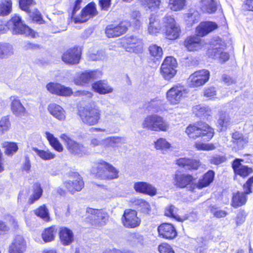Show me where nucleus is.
Instances as JSON below:
<instances>
[{
	"label": "nucleus",
	"instance_id": "f257e3e1",
	"mask_svg": "<svg viewBox=\"0 0 253 253\" xmlns=\"http://www.w3.org/2000/svg\"><path fill=\"white\" fill-rule=\"evenodd\" d=\"M8 29H11L14 35H24L33 36V30L22 21L21 17L15 15L5 25L0 22V34H4Z\"/></svg>",
	"mask_w": 253,
	"mask_h": 253
},
{
	"label": "nucleus",
	"instance_id": "f03ea898",
	"mask_svg": "<svg viewBox=\"0 0 253 253\" xmlns=\"http://www.w3.org/2000/svg\"><path fill=\"white\" fill-rule=\"evenodd\" d=\"M185 133L190 138L195 139L201 137L204 140L209 141L213 136L214 130L207 124L200 122L188 126Z\"/></svg>",
	"mask_w": 253,
	"mask_h": 253
},
{
	"label": "nucleus",
	"instance_id": "7ed1b4c3",
	"mask_svg": "<svg viewBox=\"0 0 253 253\" xmlns=\"http://www.w3.org/2000/svg\"><path fill=\"white\" fill-rule=\"evenodd\" d=\"M91 172L97 177L104 179H112L119 176V171L116 168L102 160L97 164L96 167L92 168Z\"/></svg>",
	"mask_w": 253,
	"mask_h": 253
},
{
	"label": "nucleus",
	"instance_id": "20e7f679",
	"mask_svg": "<svg viewBox=\"0 0 253 253\" xmlns=\"http://www.w3.org/2000/svg\"><path fill=\"white\" fill-rule=\"evenodd\" d=\"M79 115L84 124L93 126L97 124L101 118V111L94 104L86 106L79 111Z\"/></svg>",
	"mask_w": 253,
	"mask_h": 253
},
{
	"label": "nucleus",
	"instance_id": "39448f33",
	"mask_svg": "<svg viewBox=\"0 0 253 253\" xmlns=\"http://www.w3.org/2000/svg\"><path fill=\"white\" fill-rule=\"evenodd\" d=\"M142 126L150 130L167 131L169 128V124L164 118L157 115L146 117L142 123Z\"/></svg>",
	"mask_w": 253,
	"mask_h": 253
},
{
	"label": "nucleus",
	"instance_id": "423d86ee",
	"mask_svg": "<svg viewBox=\"0 0 253 253\" xmlns=\"http://www.w3.org/2000/svg\"><path fill=\"white\" fill-rule=\"evenodd\" d=\"M86 212L90 215L87 217L88 221L95 227H100L106 224L109 219L107 212L98 209L87 208Z\"/></svg>",
	"mask_w": 253,
	"mask_h": 253
},
{
	"label": "nucleus",
	"instance_id": "0eeeda50",
	"mask_svg": "<svg viewBox=\"0 0 253 253\" xmlns=\"http://www.w3.org/2000/svg\"><path fill=\"white\" fill-rule=\"evenodd\" d=\"M60 137L66 143L67 149L72 154L82 157L89 153L87 147L74 141L66 134H62Z\"/></svg>",
	"mask_w": 253,
	"mask_h": 253
},
{
	"label": "nucleus",
	"instance_id": "6e6552de",
	"mask_svg": "<svg viewBox=\"0 0 253 253\" xmlns=\"http://www.w3.org/2000/svg\"><path fill=\"white\" fill-rule=\"evenodd\" d=\"M188 89L180 84L173 85L167 92V98L172 105L178 104L181 100L186 97Z\"/></svg>",
	"mask_w": 253,
	"mask_h": 253
},
{
	"label": "nucleus",
	"instance_id": "1a4fd4ad",
	"mask_svg": "<svg viewBox=\"0 0 253 253\" xmlns=\"http://www.w3.org/2000/svg\"><path fill=\"white\" fill-rule=\"evenodd\" d=\"M195 179L190 174L176 173L173 178V184L180 188H188L193 191L196 188Z\"/></svg>",
	"mask_w": 253,
	"mask_h": 253
},
{
	"label": "nucleus",
	"instance_id": "9d476101",
	"mask_svg": "<svg viewBox=\"0 0 253 253\" xmlns=\"http://www.w3.org/2000/svg\"><path fill=\"white\" fill-rule=\"evenodd\" d=\"M177 62L173 57L166 58L161 68V73L164 78L167 80L172 78L176 73Z\"/></svg>",
	"mask_w": 253,
	"mask_h": 253
},
{
	"label": "nucleus",
	"instance_id": "9b49d317",
	"mask_svg": "<svg viewBox=\"0 0 253 253\" xmlns=\"http://www.w3.org/2000/svg\"><path fill=\"white\" fill-rule=\"evenodd\" d=\"M212 44L213 46L209 53L213 58L218 59L222 62H225L229 59V54L227 52L223 51L225 47L223 41L218 39V40L213 41Z\"/></svg>",
	"mask_w": 253,
	"mask_h": 253
},
{
	"label": "nucleus",
	"instance_id": "f8f14e48",
	"mask_svg": "<svg viewBox=\"0 0 253 253\" xmlns=\"http://www.w3.org/2000/svg\"><path fill=\"white\" fill-rule=\"evenodd\" d=\"M210 72L203 69L195 72L188 78L189 85L190 87H195L202 86L209 80Z\"/></svg>",
	"mask_w": 253,
	"mask_h": 253
},
{
	"label": "nucleus",
	"instance_id": "ddd939ff",
	"mask_svg": "<svg viewBox=\"0 0 253 253\" xmlns=\"http://www.w3.org/2000/svg\"><path fill=\"white\" fill-rule=\"evenodd\" d=\"M122 220L124 226L130 228L138 226L141 222L140 219L137 216L136 211L131 209L125 211Z\"/></svg>",
	"mask_w": 253,
	"mask_h": 253
},
{
	"label": "nucleus",
	"instance_id": "4468645a",
	"mask_svg": "<svg viewBox=\"0 0 253 253\" xmlns=\"http://www.w3.org/2000/svg\"><path fill=\"white\" fill-rule=\"evenodd\" d=\"M64 185L70 193L73 194L82 189L84 182L78 173H74L70 176L69 180L64 182Z\"/></svg>",
	"mask_w": 253,
	"mask_h": 253
},
{
	"label": "nucleus",
	"instance_id": "2eb2a0df",
	"mask_svg": "<svg viewBox=\"0 0 253 253\" xmlns=\"http://www.w3.org/2000/svg\"><path fill=\"white\" fill-rule=\"evenodd\" d=\"M126 44V50L129 52L141 53L143 51V43L142 40L136 36H127L125 39Z\"/></svg>",
	"mask_w": 253,
	"mask_h": 253
},
{
	"label": "nucleus",
	"instance_id": "dca6fc26",
	"mask_svg": "<svg viewBox=\"0 0 253 253\" xmlns=\"http://www.w3.org/2000/svg\"><path fill=\"white\" fill-rule=\"evenodd\" d=\"M35 4L33 0H19L20 8L29 13L33 20L40 22L42 20V16L37 9L33 8Z\"/></svg>",
	"mask_w": 253,
	"mask_h": 253
},
{
	"label": "nucleus",
	"instance_id": "f3484780",
	"mask_svg": "<svg viewBox=\"0 0 253 253\" xmlns=\"http://www.w3.org/2000/svg\"><path fill=\"white\" fill-rule=\"evenodd\" d=\"M97 71H85L77 74L74 77V82L75 84L84 86L97 77Z\"/></svg>",
	"mask_w": 253,
	"mask_h": 253
},
{
	"label": "nucleus",
	"instance_id": "a211bd4d",
	"mask_svg": "<svg viewBox=\"0 0 253 253\" xmlns=\"http://www.w3.org/2000/svg\"><path fill=\"white\" fill-rule=\"evenodd\" d=\"M127 27L128 24L125 22L120 23L118 25L110 24L106 27L105 34L109 38L118 37L126 33Z\"/></svg>",
	"mask_w": 253,
	"mask_h": 253
},
{
	"label": "nucleus",
	"instance_id": "6ab92c4d",
	"mask_svg": "<svg viewBox=\"0 0 253 253\" xmlns=\"http://www.w3.org/2000/svg\"><path fill=\"white\" fill-rule=\"evenodd\" d=\"M97 14L95 3H89L82 9L81 15L74 19V22L75 23L85 22L89 19L96 15Z\"/></svg>",
	"mask_w": 253,
	"mask_h": 253
},
{
	"label": "nucleus",
	"instance_id": "aec40b11",
	"mask_svg": "<svg viewBox=\"0 0 253 253\" xmlns=\"http://www.w3.org/2000/svg\"><path fill=\"white\" fill-rule=\"evenodd\" d=\"M81 50L79 47H74L67 50L62 55V60L66 64H77L79 63Z\"/></svg>",
	"mask_w": 253,
	"mask_h": 253
},
{
	"label": "nucleus",
	"instance_id": "412c9836",
	"mask_svg": "<svg viewBox=\"0 0 253 253\" xmlns=\"http://www.w3.org/2000/svg\"><path fill=\"white\" fill-rule=\"evenodd\" d=\"M46 88L51 93L61 96H70L73 93L71 88L57 83H50L46 85Z\"/></svg>",
	"mask_w": 253,
	"mask_h": 253
},
{
	"label": "nucleus",
	"instance_id": "4be33fe9",
	"mask_svg": "<svg viewBox=\"0 0 253 253\" xmlns=\"http://www.w3.org/2000/svg\"><path fill=\"white\" fill-rule=\"evenodd\" d=\"M11 111L13 115L17 117L25 116L26 108L22 105L18 96H11L9 97Z\"/></svg>",
	"mask_w": 253,
	"mask_h": 253
},
{
	"label": "nucleus",
	"instance_id": "5701e85b",
	"mask_svg": "<svg viewBox=\"0 0 253 253\" xmlns=\"http://www.w3.org/2000/svg\"><path fill=\"white\" fill-rule=\"evenodd\" d=\"M158 230L160 236L167 239H172L177 236V232L174 226L169 223L160 225Z\"/></svg>",
	"mask_w": 253,
	"mask_h": 253
},
{
	"label": "nucleus",
	"instance_id": "b1692460",
	"mask_svg": "<svg viewBox=\"0 0 253 253\" xmlns=\"http://www.w3.org/2000/svg\"><path fill=\"white\" fill-rule=\"evenodd\" d=\"M133 188L137 192L150 196L157 194V189L151 184L145 182H137L134 184Z\"/></svg>",
	"mask_w": 253,
	"mask_h": 253
},
{
	"label": "nucleus",
	"instance_id": "393cba45",
	"mask_svg": "<svg viewBox=\"0 0 253 253\" xmlns=\"http://www.w3.org/2000/svg\"><path fill=\"white\" fill-rule=\"evenodd\" d=\"M26 244L21 236H17L9 246V253H24L26 251Z\"/></svg>",
	"mask_w": 253,
	"mask_h": 253
},
{
	"label": "nucleus",
	"instance_id": "a878e982",
	"mask_svg": "<svg viewBox=\"0 0 253 253\" xmlns=\"http://www.w3.org/2000/svg\"><path fill=\"white\" fill-rule=\"evenodd\" d=\"M243 160L236 159L232 163V168L235 173L242 177H246L252 173L253 169L248 166H244L241 164Z\"/></svg>",
	"mask_w": 253,
	"mask_h": 253
},
{
	"label": "nucleus",
	"instance_id": "bb28decb",
	"mask_svg": "<svg viewBox=\"0 0 253 253\" xmlns=\"http://www.w3.org/2000/svg\"><path fill=\"white\" fill-rule=\"evenodd\" d=\"M232 142L238 150L243 149L249 142V135L236 131L232 134Z\"/></svg>",
	"mask_w": 253,
	"mask_h": 253
},
{
	"label": "nucleus",
	"instance_id": "cd10ccee",
	"mask_svg": "<svg viewBox=\"0 0 253 253\" xmlns=\"http://www.w3.org/2000/svg\"><path fill=\"white\" fill-rule=\"evenodd\" d=\"M176 164L179 167L189 170L197 169L200 166L199 161L186 158L177 159Z\"/></svg>",
	"mask_w": 253,
	"mask_h": 253
},
{
	"label": "nucleus",
	"instance_id": "c85d7f7f",
	"mask_svg": "<svg viewBox=\"0 0 253 253\" xmlns=\"http://www.w3.org/2000/svg\"><path fill=\"white\" fill-rule=\"evenodd\" d=\"M217 28V24L212 22L200 23L197 27L196 32L199 37H204Z\"/></svg>",
	"mask_w": 253,
	"mask_h": 253
},
{
	"label": "nucleus",
	"instance_id": "c756f323",
	"mask_svg": "<svg viewBox=\"0 0 253 253\" xmlns=\"http://www.w3.org/2000/svg\"><path fill=\"white\" fill-rule=\"evenodd\" d=\"M162 25L158 16L155 14H151L149 18L147 31L149 34L155 35L159 33Z\"/></svg>",
	"mask_w": 253,
	"mask_h": 253
},
{
	"label": "nucleus",
	"instance_id": "7c9ffc66",
	"mask_svg": "<svg viewBox=\"0 0 253 253\" xmlns=\"http://www.w3.org/2000/svg\"><path fill=\"white\" fill-rule=\"evenodd\" d=\"M184 45L190 51L197 50L202 47V41L198 36H190L185 40Z\"/></svg>",
	"mask_w": 253,
	"mask_h": 253
},
{
	"label": "nucleus",
	"instance_id": "2f4dec72",
	"mask_svg": "<svg viewBox=\"0 0 253 253\" xmlns=\"http://www.w3.org/2000/svg\"><path fill=\"white\" fill-rule=\"evenodd\" d=\"M59 234L61 242L64 246L70 245L74 240V234L72 231L67 227H61Z\"/></svg>",
	"mask_w": 253,
	"mask_h": 253
},
{
	"label": "nucleus",
	"instance_id": "473e14b6",
	"mask_svg": "<svg viewBox=\"0 0 253 253\" xmlns=\"http://www.w3.org/2000/svg\"><path fill=\"white\" fill-rule=\"evenodd\" d=\"M214 172L212 170H209L200 178L198 182L196 183V187L201 189L210 185L213 181Z\"/></svg>",
	"mask_w": 253,
	"mask_h": 253
},
{
	"label": "nucleus",
	"instance_id": "72a5a7b5",
	"mask_svg": "<svg viewBox=\"0 0 253 253\" xmlns=\"http://www.w3.org/2000/svg\"><path fill=\"white\" fill-rule=\"evenodd\" d=\"M92 87L95 91L102 94L111 93L113 91V88L108 85L105 81H99L94 83L92 84Z\"/></svg>",
	"mask_w": 253,
	"mask_h": 253
},
{
	"label": "nucleus",
	"instance_id": "f704fd0d",
	"mask_svg": "<svg viewBox=\"0 0 253 253\" xmlns=\"http://www.w3.org/2000/svg\"><path fill=\"white\" fill-rule=\"evenodd\" d=\"M248 197L245 193L238 191L233 194L231 206L234 208L241 207L246 203Z\"/></svg>",
	"mask_w": 253,
	"mask_h": 253
},
{
	"label": "nucleus",
	"instance_id": "c9c22d12",
	"mask_svg": "<svg viewBox=\"0 0 253 253\" xmlns=\"http://www.w3.org/2000/svg\"><path fill=\"white\" fill-rule=\"evenodd\" d=\"M48 110L57 119L60 121L65 120V112L60 106L56 104H51L48 107Z\"/></svg>",
	"mask_w": 253,
	"mask_h": 253
},
{
	"label": "nucleus",
	"instance_id": "e433bc0d",
	"mask_svg": "<svg viewBox=\"0 0 253 253\" xmlns=\"http://www.w3.org/2000/svg\"><path fill=\"white\" fill-rule=\"evenodd\" d=\"M14 54L13 46L9 43L0 42V59H7Z\"/></svg>",
	"mask_w": 253,
	"mask_h": 253
},
{
	"label": "nucleus",
	"instance_id": "4c0bfd02",
	"mask_svg": "<svg viewBox=\"0 0 253 253\" xmlns=\"http://www.w3.org/2000/svg\"><path fill=\"white\" fill-rule=\"evenodd\" d=\"M184 18L187 25L188 27H191L199 21L200 14L197 10L190 9L187 13L184 14Z\"/></svg>",
	"mask_w": 253,
	"mask_h": 253
},
{
	"label": "nucleus",
	"instance_id": "58836bf2",
	"mask_svg": "<svg viewBox=\"0 0 253 253\" xmlns=\"http://www.w3.org/2000/svg\"><path fill=\"white\" fill-rule=\"evenodd\" d=\"M155 148L161 151L163 154H166L173 149L171 144L164 138H160L155 142Z\"/></svg>",
	"mask_w": 253,
	"mask_h": 253
},
{
	"label": "nucleus",
	"instance_id": "ea45409f",
	"mask_svg": "<svg viewBox=\"0 0 253 253\" xmlns=\"http://www.w3.org/2000/svg\"><path fill=\"white\" fill-rule=\"evenodd\" d=\"M104 143L107 144V146L113 147H121L126 143V138L120 136H111L104 139Z\"/></svg>",
	"mask_w": 253,
	"mask_h": 253
},
{
	"label": "nucleus",
	"instance_id": "a19ab883",
	"mask_svg": "<svg viewBox=\"0 0 253 253\" xmlns=\"http://www.w3.org/2000/svg\"><path fill=\"white\" fill-rule=\"evenodd\" d=\"M132 203L135 208L141 212L149 214L151 211V206L149 203L144 199H135Z\"/></svg>",
	"mask_w": 253,
	"mask_h": 253
},
{
	"label": "nucleus",
	"instance_id": "79ce46f5",
	"mask_svg": "<svg viewBox=\"0 0 253 253\" xmlns=\"http://www.w3.org/2000/svg\"><path fill=\"white\" fill-rule=\"evenodd\" d=\"M203 11L209 13H214L217 10V2L215 0H201Z\"/></svg>",
	"mask_w": 253,
	"mask_h": 253
},
{
	"label": "nucleus",
	"instance_id": "37998d69",
	"mask_svg": "<svg viewBox=\"0 0 253 253\" xmlns=\"http://www.w3.org/2000/svg\"><path fill=\"white\" fill-rule=\"evenodd\" d=\"M193 111L199 117H207L211 115V111L208 106L199 105L195 106Z\"/></svg>",
	"mask_w": 253,
	"mask_h": 253
},
{
	"label": "nucleus",
	"instance_id": "c03bdc74",
	"mask_svg": "<svg viewBox=\"0 0 253 253\" xmlns=\"http://www.w3.org/2000/svg\"><path fill=\"white\" fill-rule=\"evenodd\" d=\"M231 119L229 115L222 114L217 121V126L220 131L226 130L231 125Z\"/></svg>",
	"mask_w": 253,
	"mask_h": 253
},
{
	"label": "nucleus",
	"instance_id": "a18cd8bd",
	"mask_svg": "<svg viewBox=\"0 0 253 253\" xmlns=\"http://www.w3.org/2000/svg\"><path fill=\"white\" fill-rule=\"evenodd\" d=\"M180 32V29L177 24L166 28L167 38L169 40H173L177 39L179 36Z\"/></svg>",
	"mask_w": 253,
	"mask_h": 253
},
{
	"label": "nucleus",
	"instance_id": "49530a36",
	"mask_svg": "<svg viewBox=\"0 0 253 253\" xmlns=\"http://www.w3.org/2000/svg\"><path fill=\"white\" fill-rule=\"evenodd\" d=\"M45 134L50 145L55 150L58 152H62L63 151V147L57 138L55 137L52 134L49 132H45Z\"/></svg>",
	"mask_w": 253,
	"mask_h": 253
},
{
	"label": "nucleus",
	"instance_id": "de8ad7c7",
	"mask_svg": "<svg viewBox=\"0 0 253 253\" xmlns=\"http://www.w3.org/2000/svg\"><path fill=\"white\" fill-rule=\"evenodd\" d=\"M12 10L11 0H1L0 1V16L9 14Z\"/></svg>",
	"mask_w": 253,
	"mask_h": 253
},
{
	"label": "nucleus",
	"instance_id": "09e8293b",
	"mask_svg": "<svg viewBox=\"0 0 253 253\" xmlns=\"http://www.w3.org/2000/svg\"><path fill=\"white\" fill-rule=\"evenodd\" d=\"M42 194V189L40 185L38 184L35 185L33 193L29 198L28 204L29 205L33 204L35 201L40 198Z\"/></svg>",
	"mask_w": 253,
	"mask_h": 253
},
{
	"label": "nucleus",
	"instance_id": "8fccbe9b",
	"mask_svg": "<svg viewBox=\"0 0 253 253\" xmlns=\"http://www.w3.org/2000/svg\"><path fill=\"white\" fill-rule=\"evenodd\" d=\"M55 227L53 226L50 227L45 229L42 233V238L45 242H49L54 239L56 234Z\"/></svg>",
	"mask_w": 253,
	"mask_h": 253
},
{
	"label": "nucleus",
	"instance_id": "3c124183",
	"mask_svg": "<svg viewBox=\"0 0 253 253\" xmlns=\"http://www.w3.org/2000/svg\"><path fill=\"white\" fill-rule=\"evenodd\" d=\"M33 150L42 159L47 161L53 159L55 158V154H53L49 150H40L37 148H33Z\"/></svg>",
	"mask_w": 253,
	"mask_h": 253
},
{
	"label": "nucleus",
	"instance_id": "603ef678",
	"mask_svg": "<svg viewBox=\"0 0 253 253\" xmlns=\"http://www.w3.org/2000/svg\"><path fill=\"white\" fill-rule=\"evenodd\" d=\"M140 3L146 8L151 10H155L160 3V0H139Z\"/></svg>",
	"mask_w": 253,
	"mask_h": 253
},
{
	"label": "nucleus",
	"instance_id": "864d4df0",
	"mask_svg": "<svg viewBox=\"0 0 253 253\" xmlns=\"http://www.w3.org/2000/svg\"><path fill=\"white\" fill-rule=\"evenodd\" d=\"M185 5V0H169V7L173 11L182 9Z\"/></svg>",
	"mask_w": 253,
	"mask_h": 253
},
{
	"label": "nucleus",
	"instance_id": "5fc2aeb1",
	"mask_svg": "<svg viewBox=\"0 0 253 253\" xmlns=\"http://www.w3.org/2000/svg\"><path fill=\"white\" fill-rule=\"evenodd\" d=\"M35 214L42 218L45 221L49 220V215L47 209L45 205L40 207L38 209L35 211Z\"/></svg>",
	"mask_w": 253,
	"mask_h": 253
},
{
	"label": "nucleus",
	"instance_id": "6e6d98bb",
	"mask_svg": "<svg viewBox=\"0 0 253 253\" xmlns=\"http://www.w3.org/2000/svg\"><path fill=\"white\" fill-rule=\"evenodd\" d=\"M11 126V123L8 116L2 117L0 120V133H4L8 131Z\"/></svg>",
	"mask_w": 253,
	"mask_h": 253
},
{
	"label": "nucleus",
	"instance_id": "4d7b16f0",
	"mask_svg": "<svg viewBox=\"0 0 253 253\" xmlns=\"http://www.w3.org/2000/svg\"><path fill=\"white\" fill-rule=\"evenodd\" d=\"M149 51L150 55L157 59L161 58L163 54L161 47L156 44H152L149 47Z\"/></svg>",
	"mask_w": 253,
	"mask_h": 253
},
{
	"label": "nucleus",
	"instance_id": "13d9d810",
	"mask_svg": "<svg viewBox=\"0 0 253 253\" xmlns=\"http://www.w3.org/2000/svg\"><path fill=\"white\" fill-rule=\"evenodd\" d=\"M5 148V153L8 156H11L18 150V146L15 143L5 142L3 144Z\"/></svg>",
	"mask_w": 253,
	"mask_h": 253
},
{
	"label": "nucleus",
	"instance_id": "bf43d9fd",
	"mask_svg": "<svg viewBox=\"0 0 253 253\" xmlns=\"http://www.w3.org/2000/svg\"><path fill=\"white\" fill-rule=\"evenodd\" d=\"M248 213L244 210H240L236 217V223L237 226L242 224L246 220Z\"/></svg>",
	"mask_w": 253,
	"mask_h": 253
},
{
	"label": "nucleus",
	"instance_id": "052dcab7",
	"mask_svg": "<svg viewBox=\"0 0 253 253\" xmlns=\"http://www.w3.org/2000/svg\"><path fill=\"white\" fill-rule=\"evenodd\" d=\"M195 147L199 150H206L210 151L212 150L215 149L214 145L212 143H196L195 144Z\"/></svg>",
	"mask_w": 253,
	"mask_h": 253
},
{
	"label": "nucleus",
	"instance_id": "680f3d73",
	"mask_svg": "<svg viewBox=\"0 0 253 253\" xmlns=\"http://www.w3.org/2000/svg\"><path fill=\"white\" fill-rule=\"evenodd\" d=\"M253 184V176L249 178L246 182L243 185V188L244 191L243 193H245V194L247 195L252 193L253 191L252 190V186Z\"/></svg>",
	"mask_w": 253,
	"mask_h": 253
},
{
	"label": "nucleus",
	"instance_id": "e2e57ef3",
	"mask_svg": "<svg viewBox=\"0 0 253 253\" xmlns=\"http://www.w3.org/2000/svg\"><path fill=\"white\" fill-rule=\"evenodd\" d=\"M162 101L160 99H155L149 103L148 109L153 111H158L159 108L162 105Z\"/></svg>",
	"mask_w": 253,
	"mask_h": 253
},
{
	"label": "nucleus",
	"instance_id": "0e129e2a",
	"mask_svg": "<svg viewBox=\"0 0 253 253\" xmlns=\"http://www.w3.org/2000/svg\"><path fill=\"white\" fill-rule=\"evenodd\" d=\"M177 209L173 206L171 205L167 208L165 210V215L174 219H177Z\"/></svg>",
	"mask_w": 253,
	"mask_h": 253
},
{
	"label": "nucleus",
	"instance_id": "69168bd1",
	"mask_svg": "<svg viewBox=\"0 0 253 253\" xmlns=\"http://www.w3.org/2000/svg\"><path fill=\"white\" fill-rule=\"evenodd\" d=\"M29 194V191L27 189L20 191L18 196V204H22L24 203L26 201Z\"/></svg>",
	"mask_w": 253,
	"mask_h": 253
},
{
	"label": "nucleus",
	"instance_id": "338daca9",
	"mask_svg": "<svg viewBox=\"0 0 253 253\" xmlns=\"http://www.w3.org/2000/svg\"><path fill=\"white\" fill-rule=\"evenodd\" d=\"M158 250L160 253H174L172 248L166 243H163L159 245Z\"/></svg>",
	"mask_w": 253,
	"mask_h": 253
},
{
	"label": "nucleus",
	"instance_id": "774afa93",
	"mask_svg": "<svg viewBox=\"0 0 253 253\" xmlns=\"http://www.w3.org/2000/svg\"><path fill=\"white\" fill-rule=\"evenodd\" d=\"M226 161V159L224 157L215 155L211 158L210 162L211 164L218 165L221 164Z\"/></svg>",
	"mask_w": 253,
	"mask_h": 253
}]
</instances>
